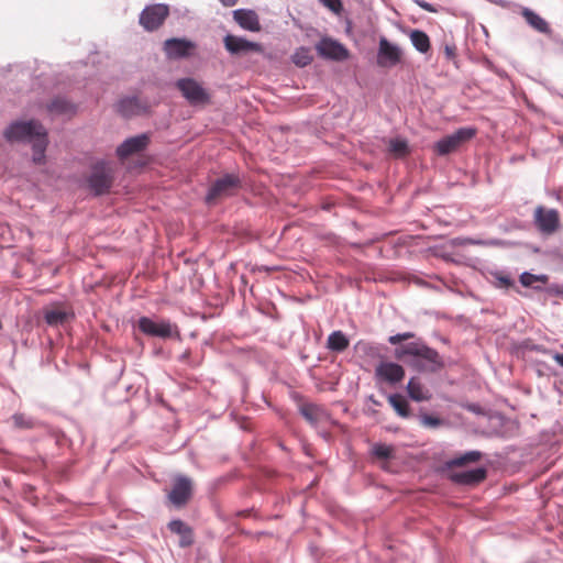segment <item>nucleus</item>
Masks as SVG:
<instances>
[{
  "mask_svg": "<svg viewBox=\"0 0 563 563\" xmlns=\"http://www.w3.org/2000/svg\"><path fill=\"white\" fill-rule=\"evenodd\" d=\"M119 112L124 117H132L146 111V107L136 97L122 99L118 104Z\"/></svg>",
  "mask_w": 563,
  "mask_h": 563,
  "instance_id": "393cba45",
  "label": "nucleus"
},
{
  "mask_svg": "<svg viewBox=\"0 0 563 563\" xmlns=\"http://www.w3.org/2000/svg\"><path fill=\"white\" fill-rule=\"evenodd\" d=\"M410 41L415 48L424 54L429 52L431 44H430V37L428 34L420 30H412L409 34Z\"/></svg>",
  "mask_w": 563,
  "mask_h": 563,
  "instance_id": "cd10ccee",
  "label": "nucleus"
},
{
  "mask_svg": "<svg viewBox=\"0 0 563 563\" xmlns=\"http://www.w3.org/2000/svg\"><path fill=\"white\" fill-rule=\"evenodd\" d=\"M169 15V8L166 4L147 5L140 14V24L148 32L155 31L163 25Z\"/></svg>",
  "mask_w": 563,
  "mask_h": 563,
  "instance_id": "6e6552de",
  "label": "nucleus"
},
{
  "mask_svg": "<svg viewBox=\"0 0 563 563\" xmlns=\"http://www.w3.org/2000/svg\"><path fill=\"white\" fill-rule=\"evenodd\" d=\"M394 355L404 361L409 367L419 373H437L444 367L440 354L428 346L422 340L400 344L395 349Z\"/></svg>",
  "mask_w": 563,
  "mask_h": 563,
  "instance_id": "f257e3e1",
  "label": "nucleus"
},
{
  "mask_svg": "<svg viewBox=\"0 0 563 563\" xmlns=\"http://www.w3.org/2000/svg\"><path fill=\"white\" fill-rule=\"evenodd\" d=\"M113 183V170L107 163H97L93 165L88 177L89 188L95 195H103L109 191Z\"/></svg>",
  "mask_w": 563,
  "mask_h": 563,
  "instance_id": "423d86ee",
  "label": "nucleus"
},
{
  "mask_svg": "<svg viewBox=\"0 0 563 563\" xmlns=\"http://www.w3.org/2000/svg\"><path fill=\"white\" fill-rule=\"evenodd\" d=\"M401 49L390 43L386 37L379 40L377 65L380 67H393L401 62Z\"/></svg>",
  "mask_w": 563,
  "mask_h": 563,
  "instance_id": "9b49d317",
  "label": "nucleus"
},
{
  "mask_svg": "<svg viewBox=\"0 0 563 563\" xmlns=\"http://www.w3.org/2000/svg\"><path fill=\"white\" fill-rule=\"evenodd\" d=\"M548 276L545 275H533L525 272L520 275V283L525 287H532L536 283L547 284Z\"/></svg>",
  "mask_w": 563,
  "mask_h": 563,
  "instance_id": "72a5a7b5",
  "label": "nucleus"
},
{
  "mask_svg": "<svg viewBox=\"0 0 563 563\" xmlns=\"http://www.w3.org/2000/svg\"><path fill=\"white\" fill-rule=\"evenodd\" d=\"M316 49L323 58L338 62L349 58V51L341 43L330 37L321 38L316 45Z\"/></svg>",
  "mask_w": 563,
  "mask_h": 563,
  "instance_id": "f8f14e48",
  "label": "nucleus"
},
{
  "mask_svg": "<svg viewBox=\"0 0 563 563\" xmlns=\"http://www.w3.org/2000/svg\"><path fill=\"white\" fill-rule=\"evenodd\" d=\"M139 329L151 336L168 339L179 336L176 325H172L164 319H137Z\"/></svg>",
  "mask_w": 563,
  "mask_h": 563,
  "instance_id": "0eeeda50",
  "label": "nucleus"
},
{
  "mask_svg": "<svg viewBox=\"0 0 563 563\" xmlns=\"http://www.w3.org/2000/svg\"><path fill=\"white\" fill-rule=\"evenodd\" d=\"M219 1L224 7H233V5H235L239 2V0H219Z\"/></svg>",
  "mask_w": 563,
  "mask_h": 563,
  "instance_id": "37998d69",
  "label": "nucleus"
},
{
  "mask_svg": "<svg viewBox=\"0 0 563 563\" xmlns=\"http://www.w3.org/2000/svg\"><path fill=\"white\" fill-rule=\"evenodd\" d=\"M493 434L496 437H499V438H504V439H507L510 437L506 431H494Z\"/></svg>",
  "mask_w": 563,
  "mask_h": 563,
  "instance_id": "a18cd8bd",
  "label": "nucleus"
},
{
  "mask_svg": "<svg viewBox=\"0 0 563 563\" xmlns=\"http://www.w3.org/2000/svg\"><path fill=\"white\" fill-rule=\"evenodd\" d=\"M487 477V468L478 466L472 470L451 473L449 478L451 482L463 486H475L484 482Z\"/></svg>",
  "mask_w": 563,
  "mask_h": 563,
  "instance_id": "ddd939ff",
  "label": "nucleus"
},
{
  "mask_svg": "<svg viewBox=\"0 0 563 563\" xmlns=\"http://www.w3.org/2000/svg\"><path fill=\"white\" fill-rule=\"evenodd\" d=\"M419 421H420V424L424 428H429V429H437L441 426H443L444 421L438 417V416H433V415H429L427 412H420L419 416Z\"/></svg>",
  "mask_w": 563,
  "mask_h": 563,
  "instance_id": "473e14b6",
  "label": "nucleus"
},
{
  "mask_svg": "<svg viewBox=\"0 0 563 563\" xmlns=\"http://www.w3.org/2000/svg\"><path fill=\"white\" fill-rule=\"evenodd\" d=\"M475 128H460L454 133L446 135L434 144V151L439 155H448L455 152L462 144L468 142L476 135Z\"/></svg>",
  "mask_w": 563,
  "mask_h": 563,
  "instance_id": "39448f33",
  "label": "nucleus"
},
{
  "mask_svg": "<svg viewBox=\"0 0 563 563\" xmlns=\"http://www.w3.org/2000/svg\"><path fill=\"white\" fill-rule=\"evenodd\" d=\"M413 336H415V334L412 332L397 333L395 335H390L388 339V342L393 345H396V344H399L400 342L409 340Z\"/></svg>",
  "mask_w": 563,
  "mask_h": 563,
  "instance_id": "4c0bfd02",
  "label": "nucleus"
},
{
  "mask_svg": "<svg viewBox=\"0 0 563 563\" xmlns=\"http://www.w3.org/2000/svg\"><path fill=\"white\" fill-rule=\"evenodd\" d=\"M224 47L231 54H242L247 52L262 53L263 47L261 44L247 41L243 37L228 34L223 38Z\"/></svg>",
  "mask_w": 563,
  "mask_h": 563,
  "instance_id": "f3484780",
  "label": "nucleus"
},
{
  "mask_svg": "<svg viewBox=\"0 0 563 563\" xmlns=\"http://www.w3.org/2000/svg\"><path fill=\"white\" fill-rule=\"evenodd\" d=\"M311 60L312 56L310 55V51L305 47L299 48L292 56V62L299 67L309 65Z\"/></svg>",
  "mask_w": 563,
  "mask_h": 563,
  "instance_id": "c9c22d12",
  "label": "nucleus"
},
{
  "mask_svg": "<svg viewBox=\"0 0 563 563\" xmlns=\"http://www.w3.org/2000/svg\"><path fill=\"white\" fill-rule=\"evenodd\" d=\"M483 456V453L477 450L467 451L463 454L454 456L453 459L445 462L448 468L460 467L470 463H475L479 461Z\"/></svg>",
  "mask_w": 563,
  "mask_h": 563,
  "instance_id": "bb28decb",
  "label": "nucleus"
},
{
  "mask_svg": "<svg viewBox=\"0 0 563 563\" xmlns=\"http://www.w3.org/2000/svg\"><path fill=\"white\" fill-rule=\"evenodd\" d=\"M418 5L423 9L424 11L427 12H432V13H435L438 10L434 8L433 4L427 2V1H423V0H418L417 1Z\"/></svg>",
  "mask_w": 563,
  "mask_h": 563,
  "instance_id": "a19ab883",
  "label": "nucleus"
},
{
  "mask_svg": "<svg viewBox=\"0 0 563 563\" xmlns=\"http://www.w3.org/2000/svg\"><path fill=\"white\" fill-rule=\"evenodd\" d=\"M43 317H74V311L66 302H53L44 309Z\"/></svg>",
  "mask_w": 563,
  "mask_h": 563,
  "instance_id": "c756f323",
  "label": "nucleus"
},
{
  "mask_svg": "<svg viewBox=\"0 0 563 563\" xmlns=\"http://www.w3.org/2000/svg\"><path fill=\"white\" fill-rule=\"evenodd\" d=\"M556 294L563 298V285L556 289Z\"/></svg>",
  "mask_w": 563,
  "mask_h": 563,
  "instance_id": "49530a36",
  "label": "nucleus"
},
{
  "mask_svg": "<svg viewBox=\"0 0 563 563\" xmlns=\"http://www.w3.org/2000/svg\"><path fill=\"white\" fill-rule=\"evenodd\" d=\"M372 454L379 460H389L393 457V448L384 443H375L372 448Z\"/></svg>",
  "mask_w": 563,
  "mask_h": 563,
  "instance_id": "f704fd0d",
  "label": "nucleus"
},
{
  "mask_svg": "<svg viewBox=\"0 0 563 563\" xmlns=\"http://www.w3.org/2000/svg\"><path fill=\"white\" fill-rule=\"evenodd\" d=\"M547 354L550 355L563 368V354L562 353L548 349Z\"/></svg>",
  "mask_w": 563,
  "mask_h": 563,
  "instance_id": "ea45409f",
  "label": "nucleus"
},
{
  "mask_svg": "<svg viewBox=\"0 0 563 563\" xmlns=\"http://www.w3.org/2000/svg\"><path fill=\"white\" fill-rule=\"evenodd\" d=\"M510 352L517 358H525L529 352H538L545 354L548 349L543 345L536 344L531 339L512 341L510 343Z\"/></svg>",
  "mask_w": 563,
  "mask_h": 563,
  "instance_id": "aec40b11",
  "label": "nucleus"
},
{
  "mask_svg": "<svg viewBox=\"0 0 563 563\" xmlns=\"http://www.w3.org/2000/svg\"><path fill=\"white\" fill-rule=\"evenodd\" d=\"M319 2L335 14H340L343 10L341 0H319Z\"/></svg>",
  "mask_w": 563,
  "mask_h": 563,
  "instance_id": "e433bc0d",
  "label": "nucleus"
},
{
  "mask_svg": "<svg viewBox=\"0 0 563 563\" xmlns=\"http://www.w3.org/2000/svg\"><path fill=\"white\" fill-rule=\"evenodd\" d=\"M181 96L194 107L210 103V93L194 78H180L175 84Z\"/></svg>",
  "mask_w": 563,
  "mask_h": 563,
  "instance_id": "20e7f679",
  "label": "nucleus"
},
{
  "mask_svg": "<svg viewBox=\"0 0 563 563\" xmlns=\"http://www.w3.org/2000/svg\"><path fill=\"white\" fill-rule=\"evenodd\" d=\"M195 48V43L185 38H169L164 43L167 57L173 59L188 57Z\"/></svg>",
  "mask_w": 563,
  "mask_h": 563,
  "instance_id": "dca6fc26",
  "label": "nucleus"
},
{
  "mask_svg": "<svg viewBox=\"0 0 563 563\" xmlns=\"http://www.w3.org/2000/svg\"><path fill=\"white\" fill-rule=\"evenodd\" d=\"M375 374L379 380L396 385L404 379L405 369L394 362H380L375 369Z\"/></svg>",
  "mask_w": 563,
  "mask_h": 563,
  "instance_id": "4468645a",
  "label": "nucleus"
},
{
  "mask_svg": "<svg viewBox=\"0 0 563 563\" xmlns=\"http://www.w3.org/2000/svg\"><path fill=\"white\" fill-rule=\"evenodd\" d=\"M522 16L525 18L526 22L533 27L536 31L542 33V34H550L551 27L549 23L540 16L538 13L533 12L532 10L525 8L521 12Z\"/></svg>",
  "mask_w": 563,
  "mask_h": 563,
  "instance_id": "b1692460",
  "label": "nucleus"
},
{
  "mask_svg": "<svg viewBox=\"0 0 563 563\" xmlns=\"http://www.w3.org/2000/svg\"><path fill=\"white\" fill-rule=\"evenodd\" d=\"M48 110L55 114H73L75 106L64 98H56L48 106Z\"/></svg>",
  "mask_w": 563,
  "mask_h": 563,
  "instance_id": "2f4dec72",
  "label": "nucleus"
},
{
  "mask_svg": "<svg viewBox=\"0 0 563 563\" xmlns=\"http://www.w3.org/2000/svg\"><path fill=\"white\" fill-rule=\"evenodd\" d=\"M8 141H29L33 146V162L43 164L47 146L46 131L44 126L35 121L12 123L4 132Z\"/></svg>",
  "mask_w": 563,
  "mask_h": 563,
  "instance_id": "f03ea898",
  "label": "nucleus"
},
{
  "mask_svg": "<svg viewBox=\"0 0 563 563\" xmlns=\"http://www.w3.org/2000/svg\"><path fill=\"white\" fill-rule=\"evenodd\" d=\"M443 53L449 60H454L456 58V46L454 44H445L443 48Z\"/></svg>",
  "mask_w": 563,
  "mask_h": 563,
  "instance_id": "58836bf2",
  "label": "nucleus"
},
{
  "mask_svg": "<svg viewBox=\"0 0 563 563\" xmlns=\"http://www.w3.org/2000/svg\"><path fill=\"white\" fill-rule=\"evenodd\" d=\"M299 412L311 426H317L325 415L320 406L311 402L300 405Z\"/></svg>",
  "mask_w": 563,
  "mask_h": 563,
  "instance_id": "a878e982",
  "label": "nucleus"
},
{
  "mask_svg": "<svg viewBox=\"0 0 563 563\" xmlns=\"http://www.w3.org/2000/svg\"><path fill=\"white\" fill-rule=\"evenodd\" d=\"M234 21L244 30L251 32L261 31L258 15L253 10L238 9L233 11Z\"/></svg>",
  "mask_w": 563,
  "mask_h": 563,
  "instance_id": "a211bd4d",
  "label": "nucleus"
},
{
  "mask_svg": "<svg viewBox=\"0 0 563 563\" xmlns=\"http://www.w3.org/2000/svg\"><path fill=\"white\" fill-rule=\"evenodd\" d=\"M241 188V179L233 174H227L218 178L210 187L206 201L213 205L221 199L234 196Z\"/></svg>",
  "mask_w": 563,
  "mask_h": 563,
  "instance_id": "7ed1b4c3",
  "label": "nucleus"
},
{
  "mask_svg": "<svg viewBox=\"0 0 563 563\" xmlns=\"http://www.w3.org/2000/svg\"><path fill=\"white\" fill-rule=\"evenodd\" d=\"M192 495V481L186 475H178L174 478L172 489L168 494L169 501L176 507H184Z\"/></svg>",
  "mask_w": 563,
  "mask_h": 563,
  "instance_id": "1a4fd4ad",
  "label": "nucleus"
},
{
  "mask_svg": "<svg viewBox=\"0 0 563 563\" xmlns=\"http://www.w3.org/2000/svg\"><path fill=\"white\" fill-rule=\"evenodd\" d=\"M349 346V340L342 331H333L329 338L327 347L332 352H343Z\"/></svg>",
  "mask_w": 563,
  "mask_h": 563,
  "instance_id": "c85d7f7f",
  "label": "nucleus"
},
{
  "mask_svg": "<svg viewBox=\"0 0 563 563\" xmlns=\"http://www.w3.org/2000/svg\"><path fill=\"white\" fill-rule=\"evenodd\" d=\"M388 151L396 158H402L410 152L407 141L398 137L389 140Z\"/></svg>",
  "mask_w": 563,
  "mask_h": 563,
  "instance_id": "7c9ffc66",
  "label": "nucleus"
},
{
  "mask_svg": "<svg viewBox=\"0 0 563 563\" xmlns=\"http://www.w3.org/2000/svg\"><path fill=\"white\" fill-rule=\"evenodd\" d=\"M150 143L147 134H140L125 140L118 148L117 155L121 161L126 159L131 155L139 154L144 151Z\"/></svg>",
  "mask_w": 563,
  "mask_h": 563,
  "instance_id": "2eb2a0df",
  "label": "nucleus"
},
{
  "mask_svg": "<svg viewBox=\"0 0 563 563\" xmlns=\"http://www.w3.org/2000/svg\"><path fill=\"white\" fill-rule=\"evenodd\" d=\"M46 322L49 324V325H58L59 323L64 325L65 321H67L68 319H53V318H49V319H45Z\"/></svg>",
  "mask_w": 563,
  "mask_h": 563,
  "instance_id": "79ce46f5",
  "label": "nucleus"
},
{
  "mask_svg": "<svg viewBox=\"0 0 563 563\" xmlns=\"http://www.w3.org/2000/svg\"><path fill=\"white\" fill-rule=\"evenodd\" d=\"M388 402L399 417L405 419L415 417L413 412L410 409L408 400L401 394L396 393L389 395Z\"/></svg>",
  "mask_w": 563,
  "mask_h": 563,
  "instance_id": "5701e85b",
  "label": "nucleus"
},
{
  "mask_svg": "<svg viewBox=\"0 0 563 563\" xmlns=\"http://www.w3.org/2000/svg\"><path fill=\"white\" fill-rule=\"evenodd\" d=\"M409 398L417 402L429 401L432 398L431 390L426 387L419 377H411L406 387Z\"/></svg>",
  "mask_w": 563,
  "mask_h": 563,
  "instance_id": "412c9836",
  "label": "nucleus"
},
{
  "mask_svg": "<svg viewBox=\"0 0 563 563\" xmlns=\"http://www.w3.org/2000/svg\"><path fill=\"white\" fill-rule=\"evenodd\" d=\"M533 221L540 232L553 234L560 227V213L555 209L538 206L534 209Z\"/></svg>",
  "mask_w": 563,
  "mask_h": 563,
  "instance_id": "9d476101",
  "label": "nucleus"
},
{
  "mask_svg": "<svg viewBox=\"0 0 563 563\" xmlns=\"http://www.w3.org/2000/svg\"><path fill=\"white\" fill-rule=\"evenodd\" d=\"M169 531L172 533L178 534L180 537L179 540V547L180 548H187L190 547L194 541V531L191 527H189L186 522H184L181 519H173L167 525Z\"/></svg>",
  "mask_w": 563,
  "mask_h": 563,
  "instance_id": "6ab92c4d",
  "label": "nucleus"
},
{
  "mask_svg": "<svg viewBox=\"0 0 563 563\" xmlns=\"http://www.w3.org/2000/svg\"><path fill=\"white\" fill-rule=\"evenodd\" d=\"M9 422H11L12 429L18 431L34 430L41 426L36 418L19 411L10 417Z\"/></svg>",
  "mask_w": 563,
  "mask_h": 563,
  "instance_id": "4be33fe9",
  "label": "nucleus"
},
{
  "mask_svg": "<svg viewBox=\"0 0 563 563\" xmlns=\"http://www.w3.org/2000/svg\"><path fill=\"white\" fill-rule=\"evenodd\" d=\"M499 282L503 286L508 287L511 285V280L509 277H500Z\"/></svg>",
  "mask_w": 563,
  "mask_h": 563,
  "instance_id": "c03bdc74",
  "label": "nucleus"
}]
</instances>
